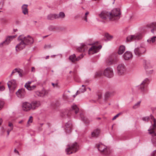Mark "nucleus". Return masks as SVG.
Instances as JSON below:
<instances>
[{
  "label": "nucleus",
  "mask_w": 156,
  "mask_h": 156,
  "mask_svg": "<svg viewBox=\"0 0 156 156\" xmlns=\"http://www.w3.org/2000/svg\"><path fill=\"white\" fill-rule=\"evenodd\" d=\"M30 104L32 106V109L33 110L36 109L40 105V103L39 101H34Z\"/></svg>",
  "instance_id": "412c9836"
},
{
  "label": "nucleus",
  "mask_w": 156,
  "mask_h": 156,
  "mask_svg": "<svg viewBox=\"0 0 156 156\" xmlns=\"http://www.w3.org/2000/svg\"><path fill=\"white\" fill-rule=\"evenodd\" d=\"M110 15L109 12L106 11H103L99 15V16L102 19H106L107 17L109 19Z\"/></svg>",
  "instance_id": "f3484780"
},
{
  "label": "nucleus",
  "mask_w": 156,
  "mask_h": 156,
  "mask_svg": "<svg viewBox=\"0 0 156 156\" xmlns=\"http://www.w3.org/2000/svg\"><path fill=\"white\" fill-rule=\"evenodd\" d=\"M56 18L58 19H63L65 18V15L63 12H60L58 14H56Z\"/></svg>",
  "instance_id": "cd10ccee"
},
{
  "label": "nucleus",
  "mask_w": 156,
  "mask_h": 156,
  "mask_svg": "<svg viewBox=\"0 0 156 156\" xmlns=\"http://www.w3.org/2000/svg\"><path fill=\"white\" fill-rule=\"evenodd\" d=\"M147 27L150 28H152L151 30V32L154 33V32H156V23H152L147 25Z\"/></svg>",
  "instance_id": "6ab92c4d"
},
{
  "label": "nucleus",
  "mask_w": 156,
  "mask_h": 156,
  "mask_svg": "<svg viewBox=\"0 0 156 156\" xmlns=\"http://www.w3.org/2000/svg\"><path fill=\"white\" fill-rule=\"evenodd\" d=\"M100 132V130L98 129H96L94 130L91 133V136L93 137L96 138L98 137Z\"/></svg>",
  "instance_id": "aec40b11"
},
{
  "label": "nucleus",
  "mask_w": 156,
  "mask_h": 156,
  "mask_svg": "<svg viewBox=\"0 0 156 156\" xmlns=\"http://www.w3.org/2000/svg\"><path fill=\"white\" fill-rule=\"evenodd\" d=\"M125 50V46L122 45L120 46L118 51V53L119 55L122 54Z\"/></svg>",
  "instance_id": "393cba45"
},
{
  "label": "nucleus",
  "mask_w": 156,
  "mask_h": 156,
  "mask_svg": "<svg viewBox=\"0 0 156 156\" xmlns=\"http://www.w3.org/2000/svg\"><path fill=\"white\" fill-rule=\"evenodd\" d=\"M142 37V34L138 33L134 35L128 36L126 37V41L131 42L133 40H137L141 39Z\"/></svg>",
  "instance_id": "0eeeda50"
},
{
  "label": "nucleus",
  "mask_w": 156,
  "mask_h": 156,
  "mask_svg": "<svg viewBox=\"0 0 156 156\" xmlns=\"http://www.w3.org/2000/svg\"><path fill=\"white\" fill-rule=\"evenodd\" d=\"M61 116H62V117H64L65 115H67V113L66 112H62V113H61Z\"/></svg>",
  "instance_id": "5fc2aeb1"
},
{
  "label": "nucleus",
  "mask_w": 156,
  "mask_h": 156,
  "mask_svg": "<svg viewBox=\"0 0 156 156\" xmlns=\"http://www.w3.org/2000/svg\"><path fill=\"white\" fill-rule=\"evenodd\" d=\"M31 107V104L27 102L23 103L22 105L23 110L25 111H27L32 109Z\"/></svg>",
  "instance_id": "2eb2a0df"
},
{
  "label": "nucleus",
  "mask_w": 156,
  "mask_h": 156,
  "mask_svg": "<svg viewBox=\"0 0 156 156\" xmlns=\"http://www.w3.org/2000/svg\"><path fill=\"white\" fill-rule=\"evenodd\" d=\"M4 102L3 101L0 100V110H1L3 107Z\"/></svg>",
  "instance_id": "c03bdc74"
},
{
  "label": "nucleus",
  "mask_w": 156,
  "mask_h": 156,
  "mask_svg": "<svg viewBox=\"0 0 156 156\" xmlns=\"http://www.w3.org/2000/svg\"><path fill=\"white\" fill-rule=\"evenodd\" d=\"M35 93L38 96L40 97V91H37L35 92Z\"/></svg>",
  "instance_id": "4d7b16f0"
},
{
  "label": "nucleus",
  "mask_w": 156,
  "mask_h": 156,
  "mask_svg": "<svg viewBox=\"0 0 156 156\" xmlns=\"http://www.w3.org/2000/svg\"><path fill=\"white\" fill-rule=\"evenodd\" d=\"M82 87H83L84 88L82 89H80L79 90V93H83L86 91V89L85 88V86L83 85L82 86Z\"/></svg>",
  "instance_id": "4c0bfd02"
},
{
  "label": "nucleus",
  "mask_w": 156,
  "mask_h": 156,
  "mask_svg": "<svg viewBox=\"0 0 156 156\" xmlns=\"http://www.w3.org/2000/svg\"><path fill=\"white\" fill-rule=\"evenodd\" d=\"M31 82L30 81H28L27 83H26V84H27V85H30V84L31 83Z\"/></svg>",
  "instance_id": "338daca9"
},
{
  "label": "nucleus",
  "mask_w": 156,
  "mask_h": 156,
  "mask_svg": "<svg viewBox=\"0 0 156 156\" xmlns=\"http://www.w3.org/2000/svg\"><path fill=\"white\" fill-rule=\"evenodd\" d=\"M72 110L74 112L75 114H76L79 111V109L76 105H74L72 107Z\"/></svg>",
  "instance_id": "2f4dec72"
},
{
  "label": "nucleus",
  "mask_w": 156,
  "mask_h": 156,
  "mask_svg": "<svg viewBox=\"0 0 156 156\" xmlns=\"http://www.w3.org/2000/svg\"><path fill=\"white\" fill-rule=\"evenodd\" d=\"M16 35L15 36H10L7 37L5 40L6 43V45H8L16 37Z\"/></svg>",
  "instance_id": "b1692460"
},
{
  "label": "nucleus",
  "mask_w": 156,
  "mask_h": 156,
  "mask_svg": "<svg viewBox=\"0 0 156 156\" xmlns=\"http://www.w3.org/2000/svg\"><path fill=\"white\" fill-rule=\"evenodd\" d=\"M65 130L67 133H69L71 132L72 130V124L69 121L65 124Z\"/></svg>",
  "instance_id": "a211bd4d"
},
{
  "label": "nucleus",
  "mask_w": 156,
  "mask_h": 156,
  "mask_svg": "<svg viewBox=\"0 0 156 156\" xmlns=\"http://www.w3.org/2000/svg\"><path fill=\"white\" fill-rule=\"evenodd\" d=\"M123 58L125 60H128L133 57L132 53L129 51H126L123 55Z\"/></svg>",
  "instance_id": "dca6fc26"
},
{
  "label": "nucleus",
  "mask_w": 156,
  "mask_h": 156,
  "mask_svg": "<svg viewBox=\"0 0 156 156\" xmlns=\"http://www.w3.org/2000/svg\"><path fill=\"white\" fill-rule=\"evenodd\" d=\"M105 37L106 38V39H105V41H110L113 38V36H111L110 35H109L108 33H106L105 34Z\"/></svg>",
  "instance_id": "473e14b6"
},
{
  "label": "nucleus",
  "mask_w": 156,
  "mask_h": 156,
  "mask_svg": "<svg viewBox=\"0 0 156 156\" xmlns=\"http://www.w3.org/2000/svg\"><path fill=\"white\" fill-rule=\"evenodd\" d=\"M97 147L98 149V151L102 152L105 149L106 147L101 144H97Z\"/></svg>",
  "instance_id": "bb28decb"
},
{
  "label": "nucleus",
  "mask_w": 156,
  "mask_h": 156,
  "mask_svg": "<svg viewBox=\"0 0 156 156\" xmlns=\"http://www.w3.org/2000/svg\"><path fill=\"white\" fill-rule=\"evenodd\" d=\"M107 62L108 65H111L114 63V61L112 58L110 57L107 60Z\"/></svg>",
  "instance_id": "e433bc0d"
},
{
  "label": "nucleus",
  "mask_w": 156,
  "mask_h": 156,
  "mask_svg": "<svg viewBox=\"0 0 156 156\" xmlns=\"http://www.w3.org/2000/svg\"><path fill=\"white\" fill-rule=\"evenodd\" d=\"M98 99H100L102 97V94H99L98 95Z\"/></svg>",
  "instance_id": "13d9d810"
},
{
  "label": "nucleus",
  "mask_w": 156,
  "mask_h": 156,
  "mask_svg": "<svg viewBox=\"0 0 156 156\" xmlns=\"http://www.w3.org/2000/svg\"><path fill=\"white\" fill-rule=\"evenodd\" d=\"M48 94V90L43 89L41 91H40V97H43L45 95H47Z\"/></svg>",
  "instance_id": "c756f323"
},
{
  "label": "nucleus",
  "mask_w": 156,
  "mask_h": 156,
  "mask_svg": "<svg viewBox=\"0 0 156 156\" xmlns=\"http://www.w3.org/2000/svg\"><path fill=\"white\" fill-rule=\"evenodd\" d=\"M80 117L81 119L84 123H89V121L85 117L83 114L82 113H80Z\"/></svg>",
  "instance_id": "5701e85b"
},
{
  "label": "nucleus",
  "mask_w": 156,
  "mask_h": 156,
  "mask_svg": "<svg viewBox=\"0 0 156 156\" xmlns=\"http://www.w3.org/2000/svg\"><path fill=\"white\" fill-rule=\"evenodd\" d=\"M24 121L23 120H22L18 122V123L19 124H22Z\"/></svg>",
  "instance_id": "e2e57ef3"
},
{
  "label": "nucleus",
  "mask_w": 156,
  "mask_h": 156,
  "mask_svg": "<svg viewBox=\"0 0 156 156\" xmlns=\"http://www.w3.org/2000/svg\"><path fill=\"white\" fill-rule=\"evenodd\" d=\"M86 46L84 44H82L81 47H79L77 48V51L79 52H82L85 51V50H86Z\"/></svg>",
  "instance_id": "a878e982"
},
{
  "label": "nucleus",
  "mask_w": 156,
  "mask_h": 156,
  "mask_svg": "<svg viewBox=\"0 0 156 156\" xmlns=\"http://www.w3.org/2000/svg\"><path fill=\"white\" fill-rule=\"evenodd\" d=\"M35 68L34 67H32L31 68V71L32 72H35Z\"/></svg>",
  "instance_id": "bf43d9fd"
},
{
  "label": "nucleus",
  "mask_w": 156,
  "mask_h": 156,
  "mask_svg": "<svg viewBox=\"0 0 156 156\" xmlns=\"http://www.w3.org/2000/svg\"><path fill=\"white\" fill-rule=\"evenodd\" d=\"M121 114L120 113H119L117 115H116L114 116V117L112 119V120H115L117 117H118L119 115Z\"/></svg>",
  "instance_id": "09e8293b"
},
{
  "label": "nucleus",
  "mask_w": 156,
  "mask_h": 156,
  "mask_svg": "<svg viewBox=\"0 0 156 156\" xmlns=\"http://www.w3.org/2000/svg\"><path fill=\"white\" fill-rule=\"evenodd\" d=\"M27 6L28 5H27L24 4L22 7V12L24 15H26L28 14Z\"/></svg>",
  "instance_id": "4be33fe9"
},
{
  "label": "nucleus",
  "mask_w": 156,
  "mask_h": 156,
  "mask_svg": "<svg viewBox=\"0 0 156 156\" xmlns=\"http://www.w3.org/2000/svg\"><path fill=\"white\" fill-rule=\"evenodd\" d=\"M104 75L109 78H111L113 76V71L112 69L110 67L106 68L104 72Z\"/></svg>",
  "instance_id": "9b49d317"
},
{
  "label": "nucleus",
  "mask_w": 156,
  "mask_h": 156,
  "mask_svg": "<svg viewBox=\"0 0 156 156\" xmlns=\"http://www.w3.org/2000/svg\"><path fill=\"white\" fill-rule=\"evenodd\" d=\"M150 117L152 120H153L154 124L148 130L149 131L148 133L151 135V140L152 144L154 146L156 147V132L154 130L156 127V119L152 115H151Z\"/></svg>",
  "instance_id": "f03ea898"
},
{
  "label": "nucleus",
  "mask_w": 156,
  "mask_h": 156,
  "mask_svg": "<svg viewBox=\"0 0 156 156\" xmlns=\"http://www.w3.org/2000/svg\"><path fill=\"white\" fill-rule=\"evenodd\" d=\"M152 156H156V150L153 151L152 153Z\"/></svg>",
  "instance_id": "6e6d98bb"
},
{
  "label": "nucleus",
  "mask_w": 156,
  "mask_h": 156,
  "mask_svg": "<svg viewBox=\"0 0 156 156\" xmlns=\"http://www.w3.org/2000/svg\"><path fill=\"white\" fill-rule=\"evenodd\" d=\"M156 38V36H154L148 39L147 40V42L150 44H151V43H154L155 41Z\"/></svg>",
  "instance_id": "f704fd0d"
},
{
  "label": "nucleus",
  "mask_w": 156,
  "mask_h": 156,
  "mask_svg": "<svg viewBox=\"0 0 156 156\" xmlns=\"http://www.w3.org/2000/svg\"><path fill=\"white\" fill-rule=\"evenodd\" d=\"M117 70L119 75L123 74L126 71V68L124 64H119L118 66Z\"/></svg>",
  "instance_id": "ddd939ff"
},
{
  "label": "nucleus",
  "mask_w": 156,
  "mask_h": 156,
  "mask_svg": "<svg viewBox=\"0 0 156 156\" xmlns=\"http://www.w3.org/2000/svg\"><path fill=\"white\" fill-rule=\"evenodd\" d=\"M89 12H87L85 14L84 17L83 18V19L86 21L87 22V15H88L89 14Z\"/></svg>",
  "instance_id": "a19ab883"
},
{
  "label": "nucleus",
  "mask_w": 156,
  "mask_h": 156,
  "mask_svg": "<svg viewBox=\"0 0 156 156\" xmlns=\"http://www.w3.org/2000/svg\"><path fill=\"white\" fill-rule=\"evenodd\" d=\"M7 45L6 43V41H3V42H2L0 44V47H3V45Z\"/></svg>",
  "instance_id": "49530a36"
},
{
  "label": "nucleus",
  "mask_w": 156,
  "mask_h": 156,
  "mask_svg": "<svg viewBox=\"0 0 156 156\" xmlns=\"http://www.w3.org/2000/svg\"><path fill=\"white\" fill-rule=\"evenodd\" d=\"M14 71V73H15L16 72H18V73H19L20 71L18 70V69L16 68L14 70H13Z\"/></svg>",
  "instance_id": "052dcab7"
},
{
  "label": "nucleus",
  "mask_w": 156,
  "mask_h": 156,
  "mask_svg": "<svg viewBox=\"0 0 156 156\" xmlns=\"http://www.w3.org/2000/svg\"><path fill=\"white\" fill-rule=\"evenodd\" d=\"M111 95V93L109 92H107L105 94V99H107Z\"/></svg>",
  "instance_id": "ea45409f"
},
{
  "label": "nucleus",
  "mask_w": 156,
  "mask_h": 156,
  "mask_svg": "<svg viewBox=\"0 0 156 156\" xmlns=\"http://www.w3.org/2000/svg\"><path fill=\"white\" fill-rule=\"evenodd\" d=\"M79 91L78 90H77L76 94L77 95V94H79Z\"/></svg>",
  "instance_id": "774afa93"
},
{
  "label": "nucleus",
  "mask_w": 156,
  "mask_h": 156,
  "mask_svg": "<svg viewBox=\"0 0 156 156\" xmlns=\"http://www.w3.org/2000/svg\"><path fill=\"white\" fill-rule=\"evenodd\" d=\"M143 65L147 74H151L153 73V70L152 69L151 66L149 61L144 60H143Z\"/></svg>",
  "instance_id": "6e6552de"
},
{
  "label": "nucleus",
  "mask_w": 156,
  "mask_h": 156,
  "mask_svg": "<svg viewBox=\"0 0 156 156\" xmlns=\"http://www.w3.org/2000/svg\"><path fill=\"white\" fill-rule=\"evenodd\" d=\"M146 51L145 48L142 46L136 48L134 50L135 55L138 57L141 56L144 54Z\"/></svg>",
  "instance_id": "423d86ee"
},
{
  "label": "nucleus",
  "mask_w": 156,
  "mask_h": 156,
  "mask_svg": "<svg viewBox=\"0 0 156 156\" xmlns=\"http://www.w3.org/2000/svg\"><path fill=\"white\" fill-rule=\"evenodd\" d=\"M56 15V14H50L47 16V19L50 20H53L54 19H57Z\"/></svg>",
  "instance_id": "7c9ffc66"
},
{
  "label": "nucleus",
  "mask_w": 156,
  "mask_h": 156,
  "mask_svg": "<svg viewBox=\"0 0 156 156\" xmlns=\"http://www.w3.org/2000/svg\"><path fill=\"white\" fill-rule=\"evenodd\" d=\"M18 39L19 41H21L16 46V50L17 51L23 49L26 45L33 44L34 42L33 38L30 35L24 37L21 35L18 37Z\"/></svg>",
  "instance_id": "f257e3e1"
},
{
  "label": "nucleus",
  "mask_w": 156,
  "mask_h": 156,
  "mask_svg": "<svg viewBox=\"0 0 156 156\" xmlns=\"http://www.w3.org/2000/svg\"><path fill=\"white\" fill-rule=\"evenodd\" d=\"M14 71V73H15L16 72H18V73H19L20 71L18 70V69L16 68L14 70H13Z\"/></svg>",
  "instance_id": "680f3d73"
},
{
  "label": "nucleus",
  "mask_w": 156,
  "mask_h": 156,
  "mask_svg": "<svg viewBox=\"0 0 156 156\" xmlns=\"http://www.w3.org/2000/svg\"><path fill=\"white\" fill-rule=\"evenodd\" d=\"M33 117L32 116H30V118L29 119V120L27 122V126L28 127L29 126V124L30 123H31L32 122V120H33Z\"/></svg>",
  "instance_id": "79ce46f5"
},
{
  "label": "nucleus",
  "mask_w": 156,
  "mask_h": 156,
  "mask_svg": "<svg viewBox=\"0 0 156 156\" xmlns=\"http://www.w3.org/2000/svg\"><path fill=\"white\" fill-rule=\"evenodd\" d=\"M9 126L10 127V128L12 127L13 128V124L11 122H9Z\"/></svg>",
  "instance_id": "603ef678"
},
{
  "label": "nucleus",
  "mask_w": 156,
  "mask_h": 156,
  "mask_svg": "<svg viewBox=\"0 0 156 156\" xmlns=\"http://www.w3.org/2000/svg\"><path fill=\"white\" fill-rule=\"evenodd\" d=\"M26 92L25 89L23 88H22L20 89H19L16 92V94L17 96L20 98H23L25 96Z\"/></svg>",
  "instance_id": "4468645a"
},
{
  "label": "nucleus",
  "mask_w": 156,
  "mask_h": 156,
  "mask_svg": "<svg viewBox=\"0 0 156 156\" xmlns=\"http://www.w3.org/2000/svg\"><path fill=\"white\" fill-rule=\"evenodd\" d=\"M51 84L53 86V87H58V84L57 83H56L55 84L54 83H51Z\"/></svg>",
  "instance_id": "3c124183"
},
{
  "label": "nucleus",
  "mask_w": 156,
  "mask_h": 156,
  "mask_svg": "<svg viewBox=\"0 0 156 156\" xmlns=\"http://www.w3.org/2000/svg\"><path fill=\"white\" fill-rule=\"evenodd\" d=\"M55 29V27L53 26H50L48 27V29L51 31H54Z\"/></svg>",
  "instance_id": "58836bf2"
},
{
  "label": "nucleus",
  "mask_w": 156,
  "mask_h": 156,
  "mask_svg": "<svg viewBox=\"0 0 156 156\" xmlns=\"http://www.w3.org/2000/svg\"><path fill=\"white\" fill-rule=\"evenodd\" d=\"M68 147L66 149V151L67 154H69L75 152L78 148L77 144L76 142L73 144L72 145L68 146Z\"/></svg>",
  "instance_id": "20e7f679"
},
{
  "label": "nucleus",
  "mask_w": 156,
  "mask_h": 156,
  "mask_svg": "<svg viewBox=\"0 0 156 156\" xmlns=\"http://www.w3.org/2000/svg\"><path fill=\"white\" fill-rule=\"evenodd\" d=\"M149 83V79L148 78H145L139 86V89L141 92H146L147 87Z\"/></svg>",
  "instance_id": "39448f33"
},
{
  "label": "nucleus",
  "mask_w": 156,
  "mask_h": 156,
  "mask_svg": "<svg viewBox=\"0 0 156 156\" xmlns=\"http://www.w3.org/2000/svg\"><path fill=\"white\" fill-rule=\"evenodd\" d=\"M7 85L10 90H14L17 86L16 81L15 80H11L8 83Z\"/></svg>",
  "instance_id": "f8f14e48"
},
{
  "label": "nucleus",
  "mask_w": 156,
  "mask_h": 156,
  "mask_svg": "<svg viewBox=\"0 0 156 156\" xmlns=\"http://www.w3.org/2000/svg\"><path fill=\"white\" fill-rule=\"evenodd\" d=\"M14 152L16 153H17V154H19V152L18 151H17L16 149H15L14 150Z\"/></svg>",
  "instance_id": "69168bd1"
},
{
  "label": "nucleus",
  "mask_w": 156,
  "mask_h": 156,
  "mask_svg": "<svg viewBox=\"0 0 156 156\" xmlns=\"http://www.w3.org/2000/svg\"><path fill=\"white\" fill-rule=\"evenodd\" d=\"M104 72L102 71H99L97 72L96 74V76H101L103 74Z\"/></svg>",
  "instance_id": "37998d69"
},
{
  "label": "nucleus",
  "mask_w": 156,
  "mask_h": 156,
  "mask_svg": "<svg viewBox=\"0 0 156 156\" xmlns=\"http://www.w3.org/2000/svg\"><path fill=\"white\" fill-rule=\"evenodd\" d=\"M1 21L3 23H5L8 22V20L5 18H2L1 19Z\"/></svg>",
  "instance_id": "a18cd8bd"
},
{
  "label": "nucleus",
  "mask_w": 156,
  "mask_h": 156,
  "mask_svg": "<svg viewBox=\"0 0 156 156\" xmlns=\"http://www.w3.org/2000/svg\"><path fill=\"white\" fill-rule=\"evenodd\" d=\"M25 87H26L27 89L28 90H31L34 89L36 87V86L35 85L30 86V85H27V84H25Z\"/></svg>",
  "instance_id": "c85d7f7f"
},
{
  "label": "nucleus",
  "mask_w": 156,
  "mask_h": 156,
  "mask_svg": "<svg viewBox=\"0 0 156 156\" xmlns=\"http://www.w3.org/2000/svg\"><path fill=\"white\" fill-rule=\"evenodd\" d=\"M102 47L101 45H100L98 46L94 45L90 48L88 50V53L89 54H93L94 53H96L99 51Z\"/></svg>",
  "instance_id": "1a4fd4ad"
},
{
  "label": "nucleus",
  "mask_w": 156,
  "mask_h": 156,
  "mask_svg": "<svg viewBox=\"0 0 156 156\" xmlns=\"http://www.w3.org/2000/svg\"><path fill=\"white\" fill-rule=\"evenodd\" d=\"M109 13L110 14L109 20H118L120 18L121 12L119 9H115Z\"/></svg>",
  "instance_id": "7ed1b4c3"
},
{
  "label": "nucleus",
  "mask_w": 156,
  "mask_h": 156,
  "mask_svg": "<svg viewBox=\"0 0 156 156\" xmlns=\"http://www.w3.org/2000/svg\"><path fill=\"white\" fill-rule=\"evenodd\" d=\"M142 119L144 121L148 122L149 120V117H146L143 118Z\"/></svg>",
  "instance_id": "de8ad7c7"
},
{
  "label": "nucleus",
  "mask_w": 156,
  "mask_h": 156,
  "mask_svg": "<svg viewBox=\"0 0 156 156\" xmlns=\"http://www.w3.org/2000/svg\"><path fill=\"white\" fill-rule=\"evenodd\" d=\"M83 54H81L80 56L76 57L75 54H73L72 55L70 56L69 58V60L72 62L74 63L76 61H77L80 60L81 58H83Z\"/></svg>",
  "instance_id": "9d476101"
},
{
  "label": "nucleus",
  "mask_w": 156,
  "mask_h": 156,
  "mask_svg": "<svg viewBox=\"0 0 156 156\" xmlns=\"http://www.w3.org/2000/svg\"><path fill=\"white\" fill-rule=\"evenodd\" d=\"M5 89V87L3 86H0V90L3 91Z\"/></svg>",
  "instance_id": "864d4df0"
},
{
  "label": "nucleus",
  "mask_w": 156,
  "mask_h": 156,
  "mask_svg": "<svg viewBox=\"0 0 156 156\" xmlns=\"http://www.w3.org/2000/svg\"><path fill=\"white\" fill-rule=\"evenodd\" d=\"M51 47V44L45 45L44 46V48H50Z\"/></svg>",
  "instance_id": "8fccbe9b"
},
{
  "label": "nucleus",
  "mask_w": 156,
  "mask_h": 156,
  "mask_svg": "<svg viewBox=\"0 0 156 156\" xmlns=\"http://www.w3.org/2000/svg\"><path fill=\"white\" fill-rule=\"evenodd\" d=\"M101 153H103V154L105 155H108L111 152L109 148L106 147L105 149Z\"/></svg>",
  "instance_id": "72a5a7b5"
},
{
  "label": "nucleus",
  "mask_w": 156,
  "mask_h": 156,
  "mask_svg": "<svg viewBox=\"0 0 156 156\" xmlns=\"http://www.w3.org/2000/svg\"><path fill=\"white\" fill-rule=\"evenodd\" d=\"M13 129V128L11 127L10 129H8L7 131L10 132Z\"/></svg>",
  "instance_id": "0e129e2a"
},
{
  "label": "nucleus",
  "mask_w": 156,
  "mask_h": 156,
  "mask_svg": "<svg viewBox=\"0 0 156 156\" xmlns=\"http://www.w3.org/2000/svg\"><path fill=\"white\" fill-rule=\"evenodd\" d=\"M141 103V101H139L135 104L134 105L133 107V109H136L137 108H139L140 106V104Z\"/></svg>",
  "instance_id": "c9c22d12"
}]
</instances>
